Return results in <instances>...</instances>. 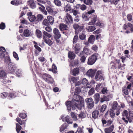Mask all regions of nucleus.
Instances as JSON below:
<instances>
[{
  "mask_svg": "<svg viewBox=\"0 0 133 133\" xmlns=\"http://www.w3.org/2000/svg\"><path fill=\"white\" fill-rule=\"evenodd\" d=\"M11 3L12 4L15 5H18L19 4L18 1H12L11 2Z\"/></svg>",
  "mask_w": 133,
  "mask_h": 133,
  "instance_id": "nucleus-59",
  "label": "nucleus"
},
{
  "mask_svg": "<svg viewBox=\"0 0 133 133\" xmlns=\"http://www.w3.org/2000/svg\"><path fill=\"white\" fill-rule=\"evenodd\" d=\"M114 128V126L112 125L109 127L105 128L104 129L105 133H110L112 132Z\"/></svg>",
  "mask_w": 133,
  "mask_h": 133,
  "instance_id": "nucleus-16",
  "label": "nucleus"
},
{
  "mask_svg": "<svg viewBox=\"0 0 133 133\" xmlns=\"http://www.w3.org/2000/svg\"><path fill=\"white\" fill-rule=\"evenodd\" d=\"M16 121L18 123L21 125L23 124L24 125V127L25 126V123L23 121H22L21 119L18 117L16 118Z\"/></svg>",
  "mask_w": 133,
  "mask_h": 133,
  "instance_id": "nucleus-25",
  "label": "nucleus"
},
{
  "mask_svg": "<svg viewBox=\"0 0 133 133\" xmlns=\"http://www.w3.org/2000/svg\"><path fill=\"white\" fill-rule=\"evenodd\" d=\"M8 66L9 71L11 73L14 72L16 69V67L15 64H12L11 62H10Z\"/></svg>",
  "mask_w": 133,
  "mask_h": 133,
  "instance_id": "nucleus-7",
  "label": "nucleus"
},
{
  "mask_svg": "<svg viewBox=\"0 0 133 133\" xmlns=\"http://www.w3.org/2000/svg\"><path fill=\"white\" fill-rule=\"evenodd\" d=\"M65 121L68 124L72 123V122L71 121H70L69 120V116H66L65 118Z\"/></svg>",
  "mask_w": 133,
  "mask_h": 133,
  "instance_id": "nucleus-47",
  "label": "nucleus"
},
{
  "mask_svg": "<svg viewBox=\"0 0 133 133\" xmlns=\"http://www.w3.org/2000/svg\"><path fill=\"white\" fill-rule=\"evenodd\" d=\"M97 71L96 69H90L87 72V75L90 77H93L94 76L95 72Z\"/></svg>",
  "mask_w": 133,
  "mask_h": 133,
  "instance_id": "nucleus-9",
  "label": "nucleus"
},
{
  "mask_svg": "<svg viewBox=\"0 0 133 133\" xmlns=\"http://www.w3.org/2000/svg\"><path fill=\"white\" fill-rule=\"evenodd\" d=\"M78 39V37L77 35L74 36L73 40V43H75L77 42V41Z\"/></svg>",
  "mask_w": 133,
  "mask_h": 133,
  "instance_id": "nucleus-53",
  "label": "nucleus"
},
{
  "mask_svg": "<svg viewBox=\"0 0 133 133\" xmlns=\"http://www.w3.org/2000/svg\"><path fill=\"white\" fill-rule=\"evenodd\" d=\"M99 114V111L97 110L93 111L92 113V116L93 118L96 119L98 118Z\"/></svg>",
  "mask_w": 133,
  "mask_h": 133,
  "instance_id": "nucleus-13",
  "label": "nucleus"
},
{
  "mask_svg": "<svg viewBox=\"0 0 133 133\" xmlns=\"http://www.w3.org/2000/svg\"><path fill=\"white\" fill-rule=\"evenodd\" d=\"M94 101L95 104H97L99 100L100 95L98 93L96 94L94 96Z\"/></svg>",
  "mask_w": 133,
  "mask_h": 133,
  "instance_id": "nucleus-17",
  "label": "nucleus"
},
{
  "mask_svg": "<svg viewBox=\"0 0 133 133\" xmlns=\"http://www.w3.org/2000/svg\"><path fill=\"white\" fill-rule=\"evenodd\" d=\"M31 32L28 29H26L24 30L23 33V35L25 37H27L30 36Z\"/></svg>",
  "mask_w": 133,
  "mask_h": 133,
  "instance_id": "nucleus-19",
  "label": "nucleus"
},
{
  "mask_svg": "<svg viewBox=\"0 0 133 133\" xmlns=\"http://www.w3.org/2000/svg\"><path fill=\"white\" fill-rule=\"evenodd\" d=\"M71 9L70 6L69 4H67L64 7V10L66 11H69Z\"/></svg>",
  "mask_w": 133,
  "mask_h": 133,
  "instance_id": "nucleus-44",
  "label": "nucleus"
},
{
  "mask_svg": "<svg viewBox=\"0 0 133 133\" xmlns=\"http://www.w3.org/2000/svg\"><path fill=\"white\" fill-rule=\"evenodd\" d=\"M35 33L38 38H42V32L40 30L38 29H37Z\"/></svg>",
  "mask_w": 133,
  "mask_h": 133,
  "instance_id": "nucleus-22",
  "label": "nucleus"
},
{
  "mask_svg": "<svg viewBox=\"0 0 133 133\" xmlns=\"http://www.w3.org/2000/svg\"><path fill=\"white\" fill-rule=\"evenodd\" d=\"M88 25L99 26L101 28L104 26V23H101L96 18V17H94L93 19L91 20V21L89 22Z\"/></svg>",
  "mask_w": 133,
  "mask_h": 133,
  "instance_id": "nucleus-1",
  "label": "nucleus"
},
{
  "mask_svg": "<svg viewBox=\"0 0 133 133\" xmlns=\"http://www.w3.org/2000/svg\"><path fill=\"white\" fill-rule=\"evenodd\" d=\"M51 71L53 72L55 74L57 72V67L54 64H53L52 65Z\"/></svg>",
  "mask_w": 133,
  "mask_h": 133,
  "instance_id": "nucleus-30",
  "label": "nucleus"
},
{
  "mask_svg": "<svg viewBox=\"0 0 133 133\" xmlns=\"http://www.w3.org/2000/svg\"><path fill=\"white\" fill-rule=\"evenodd\" d=\"M76 8L77 9H80L81 10H83V5H81L80 4H78L76 5Z\"/></svg>",
  "mask_w": 133,
  "mask_h": 133,
  "instance_id": "nucleus-56",
  "label": "nucleus"
},
{
  "mask_svg": "<svg viewBox=\"0 0 133 133\" xmlns=\"http://www.w3.org/2000/svg\"><path fill=\"white\" fill-rule=\"evenodd\" d=\"M2 82L4 84H6L8 83H10L11 81L10 80L8 79L6 80L5 79H3L2 81Z\"/></svg>",
  "mask_w": 133,
  "mask_h": 133,
  "instance_id": "nucleus-60",
  "label": "nucleus"
},
{
  "mask_svg": "<svg viewBox=\"0 0 133 133\" xmlns=\"http://www.w3.org/2000/svg\"><path fill=\"white\" fill-rule=\"evenodd\" d=\"M21 23L22 24H28L27 21L23 18L22 19H21Z\"/></svg>",
  "mask_w": 133,
  "mask_h": 133,
  "instance_id": "nucleus-61",
  "label": "nucleus"
},
{
  "mask_svg": "<svg viewBox=\"0 0 133 133\" xmlns=\"http://www.w3.org/2000/svg\"><path fill=\"white\" fill-rule=\"evenodd\" d=\"M79 69L78 68H74L72 72V75L74 76H76L78 74L79 72Z\"/></svg>",
  "mask_w": 133,
  "mask_h": 133,
  "instance_id": "nucleus-26",
  "label": "nucleus"
},
{
  "mask_svg": "<svg viewBox=\"0 0 133 133\" xmlns=\"http://www.w3.org/2000/svg\"><path fill=\"white\" fill-rule=\"evenodd\" d=\"M75 133H83V130L81 128H78Z\"/></svg>",
  "mask_w": 133,
  "mask_h": 133,
  "instance_id": "nucleus-64",
  "label": "nucleus"
},
{
  "mask_svg": "<svg viewBox=\"0 0 133 133\" xmlns=\"http://www.w3.org/2000/svg\"><path fill=\"white\" fill-rule=\"evenodd\" d=\"M128 112L127 110H124L122 114V116L125 117L129 123L133 122V113L129 112L128 116Z\"/></svg>",
  "mask_w": 133,
  "mask_h": 133,
  "instance_id": "nucleus-3",
  "label": "nucleus"
},
{
  "mask_svg": "<svg viewBox=\"0 0 133 133\" xmlns=\"http://www.w3.org/2000/svg\"><path fill=\"white\" fill-rule=\"evenodd\" d=\"M68 56L69 59L72 60L75 58L76 55L73 52L69 51L68 53Z\"/></svg>",
  "mask_w": 133,
  "mask_h": 133,
  "instance_id": "nucleus-15",
  "label": "nucleus"
},
{
  "mask_svg": "<svg viewBox=\"0 0 133 133\" xmlns=\"http://www.w3.org/2000/svg\"><path fill=\"white\" fill-rule=\"evenodd\" d=\"M6 52L5 48L1 46L0 47V52L1 53H4Z\"/></svg>",
  "mask_w": 133,
  "mask_h": 133,
  "instance_id": "nucleus-57",
  "label": "nucleus"
},
{
  "mask_svg": "<svg viewBox=\"0 0 133 133\" xmlns=\"http://www.w3.org/2000/svg\"><path fill=\"white\" fill-rule=\"evenodd\" d=\"M7 73L4 70L0 71V77L4 78L6 76Z\"/></svg>",
  "mask_w": 133,
  "mask_h": 133,
  "instance_id": "nucleus-21",
  "label": "nucleus"
},
{
  "mask_svg": "<svg viewBox=\"0 0 133 133\" xmlns=\"http://www.w3.org/2000/svg\"><path fill=\"white\" fill-rule=\"evenodd\" d=\"M54 2L55 4L58 6H60L61 5V2L59 0H54Z\"/></svg>",
  "mask_w": 133,
  "mask_h": 133,
  "instance_id": "nucleus-42",
  "label": "nucleus"
},
{
  "mask_svg": "<svg viewBox=\"0 0 133 133\" xmlns=\"http://www.w3.org/2000/svg\"><path fill=\"white\" fill-rule=\"evenodd\" d=\"M81 89L80 87H77L75 90V94H79V93L81 92Z\"/></svg>",
  "mask_w": 133,
  "mask_h": 133,
  "instance_id": "nucleus-45",
  "label": "nucleus"
},
{
  "mask_svg": "<svg viewBox=\"0 0 133 133\" xmlns=\"http://www.w3.org/2000/svg\"><path fill=\"white\" fill-rule=\"evenodd\" d=\"M107 88L106 87H103L102 89L101 92L103 94H107L108 90H107Z\"/></svg>",
  "mask_w": 133,
  "mask_h": 133,
  "instance_id": "nucleus-46",
  "label": "nucleus"
},
{
  "mask_svg": "<svg viewBox=\"0 0 133 133\" xmlns=\"http://www.w3.org/2000/svg\"><path fill=\"white\" fill-rule=\"evenodd\" d=\"M38 17H28L29 21L31 22H35L38 21Z\"/></svg>",
  "mask_w": 133,
  "mask_h": 133,
  "instance_id": "nucleus-36",
  "label": "nucleus"
},
{
  "mask_svg": "<svg viewBox=\"0 0 133 133\" xmlns=\"http://www.w3.org/2000/svg\"><path fill=\"white\" fill-rule=\"evenodd\" d=\"M95 37L93 35H91L88 39V41L89 42L93 44L95 40Z\"/></svg>",
  "mask_w": 133,
  "mask_h": 133,
  "instance_id": "nucleus-23",
  "label": "nucleus"
},
{
  "mask_svg": "<svg viewBox=\"0 0 133 133\" xmlns=\"http://www.w3.org/2000/svg\"><path fill=\"white\" fill-rule=\"evenodd\" d=\"M85 102L88 104L89 103H91L94 102L93 99L91 98H87L85 99Z\"/></svg>",
  "mask_w": 133,
  "mask_h": 133,
  "instance_id": "nucleus-35",
  "label": "nucleus"
},
{
  "mask_svg": "<svg viewBox=\"0 0 133 133\" xmlns=\"http://www.w3.org/2000/svg\"><path fill=\"white\" fill-rule=\"evenodd\" d=\"M85 84L86 85L87 88H90L91 87V85L90 84L87 83V81L85 78H84V85L85 86Z\"/></svg>",
  "mask_w": 133,
  "mask_h": 133,
  "instance_id": "nucleus-34",
  "label": "nucleus"
},
{
  "mask_svg": "<svg viewBox=\"0 0 133 133\" xmlns=\"http://www.w3.org/2000/svg\"><path fill=\"white\" fill-rule=\"evenodd\" d=\"M43 36H45L46 37H48V38H50L52 37V35L45 31H44L43 32Z\"/></svg>",
  "mask_w": 133,
  "mask_h": 133,
  "instance_id": "nucleus-39",
  "label": "nucleus"
},
{
  "mask_svg": "<svg viewBox=\"0 0 133 133\" xmlns=\"http://www.w3.org/2000/svg\"><path fill=\"white\" fill-rule=\"evenodd\" d=\"M8 93L4 92L1 93L0 95L1 97L2 98H5L8 96Z\"/></svg>",
  "mask_w": 133,
  "mask_h": 133,
  "instance_id": "nucleus-41",
  "label": "nucleus"
},
{
  "mask_svg": "<svg viewBox=\"0 0 133 133\" xmlns=\"http://www.w3.org/2000/svg\"><path fill=\"white\" fill-rule=\"evenodd\" d=\"M118 104L116 101H115L112 104V108L113 110H117L118 109Z\"/></svg>",
  "mask_w": 133,
  "mask_h": 133,
  "instance_id": "nucleus-24",
  "label": "nucleus"
},
{
  "mask_svg": "<svg viewBox=\"0 0 133 133\" xmlns=\"http://www.w3.org/2000/svg\"><path fill=\"white\" fill-rule=\"evenodd\" d=\"M43 24L46 26H48L49 25V24L48 22V21L46 19H44L43 21Z\"/></svg>",
  "mask_w": 133,
  "mask_h": 133,
  "instance_id": "nucleus-55",
  "label": "nucleus"
},
{
  "mask_svg": "<svg viewBox=\"0 0 133 133\" xmlns=\"http://www.w3.org/2000/svg\"><path fill=\"white\" fill-rule=\"evenodd\" d=\"M78 79L77 77H72L71 78V80L74 83H76L77 81V80Z\"/></svg>",
  "mask_w": 133,
  "mask_h": 133,
  "instance_id": "nucleus-62",
  "label": "nucleus"
},
{
  "mask_svg": "<svg viewBox=\"0 0 133 133\" xmlns=\"http://www.w3.org/2000/svg\"><path fill=\"white\" fill-rule=\"evenodd\" d=\"M73 100L75 102H78V103L83 105V101L82 100V97L81 96L78 95L77 94H75L73 96Z\"/></svg>",
  "mask_w": 133,
  "mask_h": 133,
  "instance_id": "nucleus-5",
  "label": "nucleus"
},
{
  "mask_svg": "<svg viewBox=\"0 0 133 133\" xmlns=\"http://www.w3.org/2000/svg\"><path fill=\"white\" fill-rule=\"evenodd\" d=\"M53 32L54 34V38H60L61 37V34L59 30L56 28H54L53 30Z\"/></svg>",
  "mask_w": 133,
  "mask_h": 133,
  "instance_id": "nucleus-6",
  "label": "nucleus"
},
{
  "mask_svg": "<svg viewBox=\"0 0 133 133\" xmlns=\"http://www.w3.org/2000/svg\"><path fill=\"white\" fill-rule=\"evenodd\" d=\"M19 115L20 117L23 119L25 118L27 116L26 114L25 113H20L19 114Z\"/></svg>",
  "mask_w": 133,
  "mask_h": 133,
  "instance_id": "nucleus-49",
  "label": "nucleus"
},
{
  "mask_svg": "<svg viewBox=\"0 0 133 133\" xmlns=\"http://www.w3.org/2000/svg\"><path fill=\"white\" fill-rule=\"evenodd\" d=\"M87 29L89 32H92L95 30L96 28L94 26H90L87 27Z\"/></svg>",
  "mask_w": 133,
  "mask_h": 133,
  "instance_id": "nucleus-28",
  "label": "nucleus"
},
{
  "mask_svg": "<svg viewBox=\"0 0 133 133\" xmlns=\"http://www.w3.org/2000/svg\"><path fill=\"white\" fill-rule=\"evenodd\" d=\"M68 26L65 24L61 23L59 24V29L61 31L68 30Z\"/></svg>",
  "mask_w": 133,
  "mask_h": 133,
  "instance_id": "nucleus-12",
  "label": "nucleus"
},
{
  "mask_svg": "<svg viewBox=\"0 0 133 133\" xmlns=\"http://www.w3.org/2000/svg\"><path fill=\"white\" fill-rule=\"evenodd\" d=\"M5 28V25L4 23L2 22L0 24V29L1 30H3Z\"/></svg>",
  "mask_w": 133,
  "mask_h": 133,
  "instance_id": "nucleus-58",
  "label": "nucleus"
},
{
  "mask_svg": "<svg viewBox=\"0 0 133 133\" xmlns=\"http://www.w3.org/2000/svg\"><path fill=\"white\" fill-rule=\"evenodd\" d=\"M98 55V53H95L89 57L88 59V64L90 65L94 64L97 60Z\"/></svg>",
  "mask_w": 133,
  "mask_h": 133,
  "instance_id": "nucleus-2",
  "label": "nucleus"
},
{
  "mask_svg": "<svg viewBox=\"0 0 133 133\" xmlns=\"http://www.w3.org/2000/svg\"><path fill=\"white\" fill-rule=\"evenodd\" d=\"M38 4L41 6V7H39V9L45 15H46L47 14V12L45 10V8L44 6L41 5L39 3H38Z\"/></svg>",
  "mask_w": 133,
  "mask_h": 133,
  "instance_id": "nucleus-14",
  "label": "nucleus"
},
{
  "mask_svg": "<svg viewBox=\"0 0 133 133\" xmlns=\"http://www.w3.org/2000/svg\"><path fill=\"white\" fill-rule=\"evenodd\" d=\"M68 126L66 123H64L61 126L59 131L61 132L63 131L65 129L67 128Z\"/></svg>",
  "mask_w": 133,
  "mask_h": 133,
  "instance_id": "nucleus-27",
  "label": "nucleus"
},
{
  "mask_svg": "<svg viewBox=\"0 0 133 133\" xmlns=\"http://www.w3.org/2000/svg\"><path fill=\"white\" fill-rule=\"evenodd\" d=\"M87 105L88 108L89 109H91L94 107V102H93L92 103H89V104Z\"/></svg>",
  "mask_w": 133,
  "mask_h": 133,
  "instance_id": "nucleus-50",
  "label": "nucleus"
},
{
  "mask_svg": "<svg viewBox=\"0 0 133 133\" xmlns=\"http://www.w3.org/2000/svg\"><path fill=\"white\" fill-rule=\"evenodd\" d=\"M128 26L130 28V31L131 32H133V25L131 23L128 24Z\"/></svg>",
  "mask_w": 133,
  "mask_h": 133,
  "instance_id": "nucleus-63",
  "label": "nucleus"
},
{
  "mask_svg": "<svg viewBox=\"0 0 133 133\" xmlns=\"http://www.w3.org/2000/svg\"><path fill=\"white\" fill-rule=\"evenodd\" d=\"M84 3L87 5H89L91 4L92 1L90 0H84Z\"/></svg>",
  "mask_w": 133,
  "mask_h": 133,
  "instance_id": "nucleus-54",
  "label": "nucleus"
},
{
  "mask_svg": "<svg viewBox=\"0 0 133 133\" xmlns=\"http://www.w3.org/2000/svg\"><path fill=\"white\" fill-rule=\"evenodd\" d=\"M16 131L17 133H19L22 129V127L18 123L16 124Z\"/></svg>",
  "mask_w": 133,
  "mask_h": 133,
  "instance_id": "nucleus-33",
  "label": "nucleus"
},
{
  "mask_svg": "<svg viewBox=\"0 0 133 133\" xmlns=\"http://www.w3.org/2000/svg\"><path fill=\"white\" fill-rule=\"evenodd\" d=\"M65 104L67 107L69 108L70 109H71V106L72 105V104H74L75 106L77 107L78 106V105L77 103L76 102H75L72 99V101H68L66 102L65 103Z\"/></svg>",
  "mask_w": 133,
  "mask_h": 133,
  "instance_id": "nucleus-8",
  "label": "nucleus"
},
{
  "mask_svg": "<svg viewBox=\"0 0 133 133\" xmlns=\"http://www.w3.org/2000/svg\"><path fill=\"white\" fill-rule=\"evenodd\" d=\"M48 22L51 25H52L54 22L53 17H47Z\"/></svg>",
  "mask_w": 133,
  "mask_h": 133,
  "instance_id": "nucleus-43",
  "label": "nucleus"
},
{
  "mask_svg": "<svg viewBox=\"0 0 133 133\" xmlns=\"http://www.w3.org/2000/svg\"><path fill=\"white\" fill-rule=\"evenodd\" d=\"M112 96L111 94L108 95L107 96H104V98L106 101H109L110 98H112Z\"/></svg>",
  "mask_w": 133,
  "mask_h": 133,
  "instance_id": "nucleus-40",
  "label": "nucleus"
},
{
  "mask_svg": "<svg viewBox=\"0 0 133 133\" xmlns=\"http://www.w3.org/2000/svg\"><path fill=\"white\" fill-rule=\"evenodd\" d=\"M94 88H91L88 92V94L89 95H91L94 93Z\"/></svg>",
  "mask_w": 133,
  "mask_h": 133,
  "instance_id": "nucleus-48",
  "label": "nucleus"
},
{
  "mask_svg": "<svg viewBox=\"0 0 133 133\" xmlns=\"http://www.w3.org/2000/svg\"><path fill=\"white\" fill-rule=\"evenodd\" d=\"M89 50L87 48V46H85L84 48V53L86 55H88L89 53Z\"/></svg>",
  "mask_w": 133,
  "mask_h": 133,
  "instance_id": "nucleus-37",
  "label": "nucleus"
},
{
  "mask_svg": "<svg viewBox=\"0 0 133 133\" xmlns=\"http://www.w3.org/2000/svg\"><path fill=\"white\" fill-rule=\"evenodd\" d=\"M43 39L44 42L47 44L49 46H51L53 44V42L49 38L45 36H43Z\"/></svg>",
  "mask_w": 133,
  "mask_h": 133,
  "instance_id": "nucleus-11",
  "label": "nucleus"
},
{
  "mask_svg": "<svg viewBox=\"0 0 133 133\" xmlns=\"http://www.w3.org/2000/svg\"><path fill=\"white\" fill-rule=\"evenodd\" d=\"M122 92L124 94H123V95L124 96V95H128L129 94V91L125 87H124L122 88Z\"/></svg>",
  "mask_w": 133,
  "mask_h": 133,
  "instance_id": "nucleus-29",
  "label": "nucleus"
},
{
  "mask_svg": "<svg viewBox=\"0 0 133 133\" xmlns=\"http://www.w3.org/2000/svg\"><path fill=\"white\" fill-rule=\"evenodd\" d=\"M42 78L45 82L48 83L52 84L54 82L53 78L50 75L47 74H44L42 75Z\"/></svg>",
  "mask_w": 133,
  "mask_h": 133,
  "instance_id": "nucleus-4",
  "label": "nucleus"
},
{
  "mask_svg": "<svg viewBox=\"0 0 133 133\" xmlns=\"http://www.w3.org/2000/svg\"><path fill=\"white\" fill-rule=\"evenodd\" d=\"M107 107V106L105 104L102 105L99 109L100 111L103 112L105 110Z\"/></svg>",
  "mask_w": 133,
  "mask_h": 133,
  "instance_id": "nucleus-38",
  "label": "nucleus"
},
{
  "mask_svg": "<svg viewBox=\"0 0 133 133\" xmlns=\"http://www.w3.org/2000/svg\"><path fill=\"white\" fill-rule=\"evenodd\" d=\"M114 110L111 109L109 110V114L111 117L112 118H114L115 116V113Z\"/></svg>",
  "mask_w": 133,
  "mask_h": 133,
  "instance_id": "nucleus-32",
  "label": "nucleus"
},
{
  "mask_svg": "<svg viewBox=\"0 0 133 133\" xmlns=\"http://www.w3.org/2000/svg\"><path fill=\"white\" fill-rule=\"evenodd\" d=\"M28 4L29 5L30 7L32 9H34L36 5L33 0H30L28 2Z\"/></svg>",
  "mask_w": 133,
  "mask_h": 133,
  "instance_id": "nucleus-18",
  "label": "nucleus"
},
{
  "mask_svg": "<svg viewBox=\"0 0 133 133\" xmlns=\"http://www.w3.org/2000/svg\"><path fill=\"white\" fill-rule=\"evenodd\" d=\"M13 55L14 57L17 61L19 60V58L18 56V54L15 51H14L13 52Z\"/></svg>",
  "mask_w": 133,
  "mask_h": 133,
  "instance_id": "nucleus-52",
  "label": "nucleus"
},
{
  "mask_svg": "<svg viewBox=\"0 0 133 133\" xmlns=\"http://www.w3.org/2000/svg\"><path fill=\"white\" fill-rule=\"evenodd\" d=\"M80 46L78 44H76L75 47V51L76 54H77L80 50Z\"/></svg>",
  "mask_w": 133,
  "mask_h": 133,
  "instance_id": "nucleus-31",
  "label": "nucleus"
},
{
  "mask_svg": "<svg viewBox=\"0 0 133 133\" xmlns=\"http://www.w3.org/2000/svg\"><path fill=\"white\" fill-rule=\"evenodd\" d=\"M65 22L67 24H69L70 23H72L73 21L72 17H66Z\"/></svg>",
  "mask_w": 133,
  "mask_h": 133,
  "instance_id": "nucleus-20",
  "label": "nucleus"
},
{
  "mask_svg": "<svg viewBox=\"0 0 133 133\" xmlns=\"http://www.w3.org/2000/svg\"><path fill=\"white\" fill-rule=\"evenodd\" d=\"M46 9L48 13L51 15H55L57 13V11L54 10L51 8L49 6H47Z\"/></svg>",
  "mask_w": 133,
  "mask_h": 133,
  "instance_id": "nucleus-10",
  "label": "nucleus"
},
{
  "mask_svg": "<svg viewBox=\"0 0 133 133\" xmlns=\"http://www.w3.org/2000/svg\"><path fill=\"white\" fill-rule=\"evenodd\" d=\"M79 26L78 24H74L73 25L74 28L75 30V32L76 34V32L77 31V29L79 27Z\"/></svg>",
  "mask_w": 133,
  "mask_h": 133,
  "instance_id": "nucleus-51",
  "label": "nucleus"
}]
</instances>
